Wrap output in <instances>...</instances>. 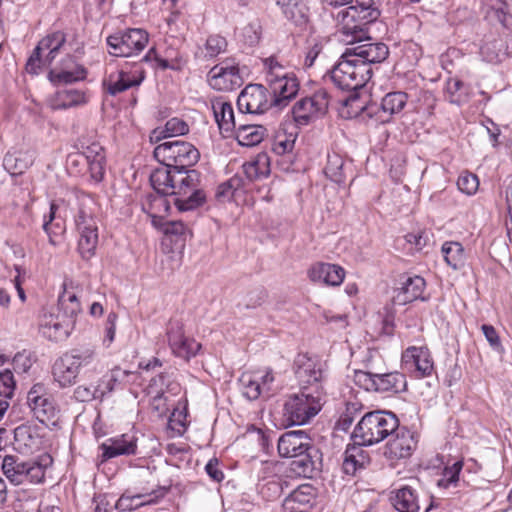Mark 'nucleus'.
<instances>
[{
  "label": "nucleus",
  "instance_id": "nucleus-1",
  "mask_svg": "<svg viewBox=\"0 0 512 512\" xmlns=\"http://www.w3.org/2000/svg\"><path fill=\"white\" fill-rule=\"evenodd\" d=\"M150 182L155 192L175 196L174 205L180 212L196 209L206 200L196 170L177 171L163 165L151 173Z\"/></svg>",
  "mask_w": 512,
  "mask_h": 512
},
{
  "label": "nucleus",
  "instance_id": "nucleus-2",
  "mask_svg": "<svg viewBox=\"0 0 512 512\" xmlns=\"http://www.w3.org/2000/svg\"><path fill=\"white\" fill-rule=\"evenodd\" d=\"M380 15L377 0H355L354 5L339 11L336 16L341 41L354 44L370 40L368 26Z\"/></svg>",
  "mask_w": 512,
  "mask_h": 512
},
{
  "label": "nucleus",
  "instance_id": "nucleus-3",
  "mask_svg": "<svg viewBox=\"0 0 512 512\" xmlns=\"http://www.w3.org/2000/svg\"><path fill=\"white\" fill-rule=\"evenodd\" d=\"M278 453L282 458H292L290 472L297 477H311L315 470L317 452L312 439L302 430L287 431L278 440Z\"/></svg>",
  "mask_w": 512,
  "mask_h": 512
},
{
  "label": "nucleus",
  "instance_id": "nucleus-4",
  "mask_svg": "<svg viewBox=\"0 0 512 512\" xmlns=\"http://www.w3.org/2000/svg\"><path fill=\"white\" fill-rule=\"evenodd\" d=\"M106 164V151L98 141L80 142V150L69 153L66 158V169L70 175L88 174L93 183L103 181Z\"/></svg>",
  "mask_w": 512,
  "mask_h": 512
},
{
  "label": "nucleus",
  "instance_id": "nucleus-5",
  "mask_svg": "<svg viewBox=\"0 0 512 512\" xmlns=\"http://www.w3.org/2000/svg\"><path fill=\"white\" fill-rule=\"evenodd\" d=\"M79 203L75 218L79 234L78 251L83 259H90L96 251L99 235L98 224L95 218L96 200L90 194L80 193L77 197Z\"/></svg>",
  "mask_w": 512,
  "mask_h": 512
},
{
  "label": "nucleus",
  "instance_id": "nucleus-6",
  "mask_svg": "<svg viewBox=\"0 0 512 512\" xmlns=\"http://www.w3.org/2000/svg\"><path fill=\"white\" fill-rule=\"evenodd\" d=\"M53 464V458L48 453H43L37 458L19 462L17 457L6 455L2 459L3 474L14 485L23 483L43 484L46 478V471Z\"/></svg>",
  "mask_w": 512,
  "mask_h": 512
},
{
  "label": "nucleus",
  "instance_id": "nucleus-7",
  "mask_svg": "<svg viewBox=\"0 0 512 512\" xmlns=\"http://www.w3.org/2000/svg\"><path fill=\"white\" fill-rule=\"evenodd\" d=\"M398 423L397 416L392 412H368L354 428L352 439L368 446L379 443L398 428Z\"/></svg>",
  "mask_w": 512,
  "mask_h": 512
},
{
  "label": "nucleus",
  "instance_id": "nucleus-8",
  "mask_svg": "<svg viewBox=\"0 0 512 512\" xmlns=\"http://www.w3.org/2000/svg\"><path fill=\"white\" fill-rule=\"evenodd\" d=\"M98 362L94 349H73L55 360L52 366V375L61 387H68L76 382L81 368H95Z\"/></svg>",
  "mask_w": 512,
  "mask_h": 512
},
{
  "label": "nucleus",
  "instance_id": "nucleus-9",
  "mask_svg": "<svg viewBox=\"0 0 512 512\" xmlns=\"http://www.w3.org/2000/svg\"><path fill=\"white\" fill-rule=\"evenodd\" d=\"M323 389L301 390L288 396L284 403L283 414L290 425H303L322 408Z\"/></svg>",
  "mask_w": 512,
  "mask_h": 512
},
{
  "label": "nucleus",
  "instance_id": "nucleus-10",
  "mask_svg": "<svg viewBox=\"0 0 512 512\" xmlns=\"http://www.w3.org/2000/svg\"><path fill=\"white\" fill-rule=\"evenodd\" d=\"M266 80L273 94L275 106L284 107L299 91V82L296 76L288 73L276 58L269 57L264 60Z\"/></svg>",
  "mask_w": 512,
  "mask_h": 512
},
{
  "label": "nucleus",
  "instance_id": "nucleus-11",
  "mask_svg": "<svg viewBox=\"0 0 512 512\" xmlns=\"http://www.w3.org/2000/svg\"><path fill=\"white\" fill-rule=\"evenodd\" d=\"M359 58L341 55L337 64L330 71V79L342 90H357L362 88L372 77L371 67L367 63L360 64Z\"/></svg>",
  "mask_w": 512,
  "mask_h": 512
},
{
  "label": "nucleus",
  "instance_id": "nucleus-12",
  "mask_svg": "<svg viewBox=\"0 0 512 512\" xmlns=\"http://www.w3.org/2000/svg\"><path fill=\"white\" fill-rule=\"evenodd\" d=\"M153 153L159 163L177 171L190 170L200 158L199 150L190 142L182 140L160 143Z\"/></svg>",
  "mask_w": 512,
  "mask_h": 512
},
{
  "label": "nucleus",
  "instance_id": "nucleus-13",
  "mask_svg": "<svg viewBox=\"0 0 512 512\" xmlns=\"http://www.w3.org/2000/svg\"><path fill=\"white\" fill-rule=\"evenodd\" d=\"M145 78L146 71L140 63L124 62L106 75L103 87L109 95L116 96L130 89H138Z\"/></svg>",
  "mask_w": 512,
  "mask_h": 512
},
{
  "label": "nucleus",
  "instance_id": "nucleus-14",
  "mask_svg": "<svg viewBox=\"0 0 512 512\" xmlns=\"http://www.w3.org/2000/svg\"><path fill=\"white\" fill-rule=\"evenodd\" d=\"M27 405L33 416L46 426H55L60 418V409L48 388L34 384L27 393Z\"/></svg>",
  "mask_w": 512,
  "mask_h": 512
},
{
  "label": "nucleus",
  "instance_id": "nucleus-15",
  "mask_svg": "<svg viewBox=\"0 0 512 512\" xmlns=\"http://www.w3.org/2000/svg\"><path fill=\"white\" fill-rule=\"evenodd\" d=\"M106 42L111 55L131 57L145 49L149 42V34L141 28H127L109 35Z\"/></svg>",
  "mask_w": 512,
  "mask_h": 512
},
{
  "label": "nucleus",
  "instance_id": "nucleus-16",
  "mask_svg": "<svg viewBox=\"0 0 512 512\" xmlns=\"http://www.w3.org/2000/svg\"><path fill=\"white\" fill-rule=\"evenodd\" d=\"M207 82L216 91L231 92L237 90L244 83L239 62L232 57L220 61L208 71Z\"/></svg>",
  "mask_w": 512,
  "mask_h": 512
},
{
  "label": "nucleus",
  "instance_id": "nucleus-17",
  "mask_svg": "<svg viewBox=\"0 0 512 512\" xmlns=\"http://www.w3.org/2000/svg\"><path fill=\"white\" fill-rule=\"evenodd\" d=\"M165 334L172 355L186 362L196 357L202 349L200 342L185 334L184 324L178 319L169 320Z\"/></svg>",
  "mask_w": 512,
  "mask_h": 512
},
{
  "label": "nucleus",
  "instance_id": "nucleus-18",
  "mask_svg": "<svg viewBox=\"0 0 512 512\" xmlns=\"http://www.w3.org/2000/svg\"><path fill=\"white\" fill-rule=\"evenodd\" d=\"M65 42L66 35L62 31H55L43 37L27 61V72L37 74L42 65H50Z\"/></svg>",
  "mask_w": 512,
  "mask_h": 512
},
{
  "label": "nucleus",
  "instance_id": "nucleus-19",
  "mask_svg": "<svg viewBox=\"0 0 512 512\" xmlns=\"http://www.w3.org/2000/svg\"><path fill=\"white\" fill-rule=\"evenodd\" d=\"M293 371L301 390L323 389V371L320 362L307 353H299L293 362Z\"/></svg>",
  "mask_w": 512,
  "mask_h": 512
},
{
  "label": "nucleus",
  "instance_id": "nucleus-20",
  "mask_svg": "<svg viewBox=\"0 0 512 512\" xmlns=\"http://www.w3.org/2000/svg\"><path fill=\"white\" fill-rule=\"evenodd\" d=\"M401 363L416 379L429 377L434 372V360L427 346H409L402 352Z\"/></svg>",
  "mask_w": 512,
  "mask_h": 512
},
{
  "label": "nucleus",
  "instance_id": "nucleus-21",
  "mask_svg": "<svg viewBox=\"0 0 512 512\" xmlns=\"http://www.w3.org/2000/svg\"><path fill=\"white\" fill-rule=\"evenodd\" d=\"M328 104V93L319 89L313 95L303 97L295 103L292 109L293 118L297 124L307 125L311 120L324 115Z\"/></svg>",
  "mask_w": 512,
  "mask_h": 512
},
{
  "label": "nucleus",
  "instance_id": "nucleus-22",
  "mask_svg": "<svg viewBox=\"0 0 512 512\" xmlns=\"http://www.w3.org/2000/svg\"><path fill=\"white\" fill-rule=\"evenodd\" d=\"M237 105L243 113L263 114L274 103L266 87L261 84H249L238 96Z\"/></svg>",
  "mask_w": 512,
  "mask_h": 512
},
{
  "label": "nucleus",
  "instance_id": "nucleus-23",
  "mask_svg": "<svg viewBox=\"0 0 512 512\" xmlns=\"http://www.w3.org/2000/svg\"><path fill=\"white\" fill-rule=\"evenodd\" d=\"M391 435L392 438L385 445L384 456L389 460L409 458L417 448V435L408 428L399 425Z\"/></svg>",
  "mask_w": 512,
  "mask_h": 512
},
{
  "label": "nucleus",
  "instance_id": "nucleus-24",
  "mask_svg": "<svg viewBox=\"0 0 512 512\" xmlns=\"http://www.w3.org/2000/svg\"><path fill=\"white\" fill-rule=\"evenodd\" d=\"M317 489L311 484H302L283 501L284 512H310L316 503Z\"/></svg>",
  "mask_w": 512,
  "mask_h": 512
},
{
  "label": "nucleus",
  "instance_id": "nucleus-25",
  "mask_svg": "<svg viewBox=\"0 0 512 512\" xmlns=\"http://www.w3.org/2000/svg\"><path fill=\"white\" fill-rule=\"evenodd\" d=\"M307 275L313 283L337 287L343 283L346 271L338 264L316 262L308 269Z\"/></svg>",
  "mask_w": 512,
  "mask_h": 512
},
{
  "label": "nucleus",
  "instance_id": "nucleus-26",
  "mask_svg": "<svg viewBox=\"0 0 512 512\" xmlns=\"http://www.w3.org/2000/svg\"><path fill=\"white\" fill-rule=\"evenodd\" d=\"M72 323L73 321L68 318L44 313L39 322V332L50 341L61 342L68 338Z\"/></svg>",
  "mask_w": 512,
  "mask_h": 512
},
{
  "label": "nucleus",
  "instance_id": "nucleus-27",
  "mask_svg": "<svg viewBox=\"0 0 512 512\" xmlns=\"http://www.w3.org/2000/svg\"><path fill=\"white\" fill-rule=\"evenodd\" d=\"M364 446L366 445L355 441L347 445L342 461V470L346 475L356 476L370 464V454Z\"/></svg>",
  "mask_w": 512,
  "mask_h": 512
},
{
  "label": "nucleus",
  "instance_id": "nucleus-28",
  "mask_svg": "<svg viewBox=\"0 0 512 512\" xmlns=\"http://www.w3.org/2000/svg\"><path fill=\"white\" fill-rule=\"evenodd\" d=\"M102 461L122 456L135 455L137 452V439L128 434L107 439L100 445Z\"/></svg>",
  "mask_w": 512,
  "mask_h": 512
},
{
  "label": "nucleus",
  "instance_id": "nucleus-29",
  "mask_svg": "<svg viewBox=\"0 0 512 512\" xmlns=\"http://www.w3.org/2000/svg\"><path fill=\"white\" fill-rule=\"evenodd\" d=\"M388 55V46L381 42H367L346 49L347 57L353 56L354 58H359L358 62L360 64L367 63L369 67L373 63L383 62Z\"/></svg>",
  "mask_w": 512,
  "mask_h": 512
},
{
  "label": "nucleus",
  "instance_id": "nucleus-30",
  "mask_svg": "<svg viewBox=\"0 0 512 512\" xmlns=\"http://www.w3.org/2000/svg\"><path fill=\"white\" fill-rule=\"evenodd\" d=\"M82 288L72 280H64L62 284V292L58 297V305L65 316L73 321L81 312V302L79 299Z\"/></svg>",
  "mask_w": 512,
  "mask_h": 512
},
{
  "label": "nucleus",
  "instance_id": "nucleus-31",
  "mask_svg": "<svg viewBox=\"0 0 512 512\" xmlns=\"http://www.w3.org/2000/svg\"><path fill=\"white\" fill-rule=\"evenodd\" d=\"M426 288V281L423 277L407 276L401 282V286L396 289V295L394 297L396 303L399 305H405L415 300H425L423 296Z\"/></svg>",
  "mask_w": 512,
  "mask_h": 512
},
{
  "label": "nucleus",
  "instance_id": "nucleus-32",
  "mask_svg": "<svg viewBox=\"0 0 512 512\" xmlns=\"http://www.w3.org/2000/svg\"><path fill=\"white\" fill-rule=\"evenodd\" d=\"M167 196L169 195L154 192L147 194L142 201V209L151 218L153 226H156L169 215L171 203Z\"/></svg>",
  "mask_w": 512,
  "mask_h": 512
},
{
  "label": "nucleus",
  "instance_id": "nucleus-33",
  "mask_svg": "<svg viewBox=\"0 0 512 512\" xmlns=\"http://www.w3.org/2000/svg\"><path fill=\"white\" fill-rule=\"evenodd\" d=\"M88 102L86 91L79 89H64L57 91L48 99V106L52 110H66L85 105Z\"/></svg>",
  "mask_w": 512,
  "mask_h": 512
},
{
  "label": "nucleus",
  "instance_id": "nucleus-34",
  "mask_svg": "<svg viewBox=\"0 0 512 512\" xmlns=\"http://www.w3.org/2000/svg\"><path fill=\"white\" fill-rule=\"evenodd\" d=\"M298 137L297 127L293 124H281L272 141V151L277 155H285L293 151Z\"/></svg>",
  "mask_w": 512,
  "mask_h": 512
},
{
  "label": "nucleus",
  "instance_id": "nucleus-35",
  "mask_svg": "<svg viewBox=\"0 0 512 512\" xmlns=\"http://www.w3.org/2000/svg\"><path fill=\"white\" fill-rule=\"evenodd\" d=\"M212 109L220 131L226 135L234 132L236 123L232 104L223 98H216L212 102Z\"/></svg>",
  "mask_w": 512,
  "mask_h": 512
},
{
  "label": "nucleus",
  "instance_id": "nucleus-36",
  "mask_svg": "<svg viewBox=\"0 0 512 512\" xmlns=\"http://www.w3.org/2000/svg\"><path fill=\"white\" fill-rule=\"evenodd\" d=\"M464 462L462 460L454 462L452 465H446L443 469L441 478L438 480V487L443 489L465 488L471 486L470 480L465 478L463 471Z\"/></svg>",
  "mask_w": 512,
  "mask_h": 512
},
{
  "label": "nucleus",
  "instance_id": "nucleus-37",
  "mask_svg": "<svg viewBox=\"0 0 512 512\" xmlns=\"http://www.w3.org/2000/svg\"><path fill=\"white\" fill-rule=\"evenodd\" d=\"M407 388L406 376L399 371L377 373L375 392L398 394Z\"/></svg>",
  "mask_w": 512,
  "mask_h": 512
},
{
  "label": "nucleus",
  "instance_id": "nucleus-38",
  "mask_svg": "<svg viewBox=\"0 0 512 512\" xmlns=\"http://www.w3.org/2000/svg\"><path fill=\"white\" fill-rule=\"evenodd\" d=\"M390 499L398 512H419L417 492L410 486H403L393 491Z\"/></svg>",
  "mask_w": 512,
  "mask_h": 512
},
{
  "label": "nucleus",
  "instance_id": "nucleus-39",
  "mask_svg": "<svg viewBox=\"0 0 512 512\" xmlns=\"http://www.w3.org/2000/svg\"><path fill=\"white\" fill-rule=\"evenodd\" d=\"M115 382L116 378L111 376L108 379H102L97 386L79 385L75 389L74 395L76 399L81 402H88L94 399H101L107 393L113 390Z\"/></svg>",
  "mask_w": 512,
  "mask_h": 512
},
{
  "label": "nucleus",
  "instance_id": "nucleus-40",
  "mask_svg": "<svg viewBox=\"0 0 512 512\" xmlns=\"http://www.w3.org/2000/svg\"><path fill=\"white\" fill-rule=\"evenodd\" d=\"M243 172L250 181H254L270 174V158L267 153H258L242 166Z\"/></svg>",
  "mask_w": 512,
  "mask_h": 512
},
{
  "label": "nucleus",
  "instance_id": "nucleus-41",
  "mask_svg": "<svg viewBox=\"0 0 512 512\" xmlns=\"http://www.w3.org/2000/svg\"><path fill=\"white\" fill-rule=\"evenodd\" d=\"M408 94L402 91L387 93L381 101V110L385 118L382 122H388L393 115L399 114L405 108Z\"/></svg>",
  "mask_w": 512,
  "mask_h": 512
},
{
  "label": "nucleus",
  "instance_id": "nucleus-42",
  "mask_svg": "<svg viewBox=\"0 0 512 512\" xmlns=\"http://www.w3.org/2000/svg\"><path fill=\"white\" fill-rule=\"evenodd\" d=\"M189 133V125L183 119L173 117L166 121L163 128L154 129L151 133V141L158 142L161 139L182 136Z\"/></svg>",
  "mask_w": 512,
  "mask_h": 512
},
{
  "label": "nucleus",
  "instance_id": "nucleus-43",
  "mask_svg": "<svg viewBox=\"0 0 512 512\" xmlns=\"http://www.w3.org/2000/svg\"><path fill=\"white\" fill-rule=\"evenodd\" d=\"M266 134L262 125H241L236 130V140L241 146L252 147L261 143Z\"/></svg>",
  "mask_w": 512,
  "mask_h": 512
},
{
  "label": "nucleus",
  "instance_id": "nucleus-44",
  "mask_svg": "<svg viewBox=\"0 0 512 512\" xmlns=\"http://www.w3.org/2000/svg\"><path fill=\"white\" fill-rule=\"evenodd\" d=\"M239 382L241 384L242 395L250 401L257 400L265 396L260 388V377L252 372H245L241 375Z\"/></svg>",
  "mask_w": 512,
  "mask_h": 512
},
{
  "label": "nucleus",
  "instance_id": "nucleus-45",
  "mask_svg": "<svg viewBox=\"0 0 512 512\" xmlns=\"http://www.w3.org/2000/svg\"><path fill=\"white\" fill-rule=\"evenodd\" d=\"M87 77V69L82 65H75L71 70H53L50 72V80L54 83L71 84L82 81Z\"/></svg>",
  "mask_w": 512,
  "mask_h": 512
},
{
  "label": "nucleus",
  "instance_id": "nucleus-46",
  "mask_svg": "<svg viewBox=\"0 0 512 512\" xmlns=\"http://www.w3.org/2000/svg\"><path fill=\"white\" fill-rule=\"evenodd\" d=\"M442 253L446 263L458 269L464 262V248L460 242L447 241L442 245Z\"/></svg>",
  "mask_w": 512,
  "mask_h": 512
},
{
  "label": "nucleus",
  "instance_id": "nucleus-47",
  "mask_svg": "<svg viewBox=\"0 0 512 512\" xmlns=\"http://www.w3.org/2000/svg\"><path fill=\"white\" fill-rule=\"evenodd\" d=\"M278 4L282 5L283 11L287 18L295 23H303L307 20L308 8L299 0H278Z\"/></svg>",
  "mask_w": 512,
  "mask_h": 512
},
{
  "label": "nucleus",
  "instance_id": "nucleus-48",
  "mask_svg": "<svg viewBox=\"0 0 512 512\" xmlns=\"http://www.w3.org/2000/svg\"><path fill=\"white\" fill-rule=\"evenodd\" d=\"M164 235L185 239L187 235L192 236L191 228L182 221H166L165 219L154 226Z\"/></svg>",
  "mask_w": 512,
  "mask_h": 512
},
{
  "label": "nucleus",
  "instance_id": "nucleus-49",
  "mask_svg": "<svg viewBox=\"0 0 512 512\" xmlns=\"http://www.w3.org/2000/svg\"><path fill=\"white\" fill-rule=\"evenodd\" d=\"M33 163V157L27 152L7 154L4 158L6 167L12 170L13 174H22Z\"/></svg>",
  "mask_w": 512,
  "mask_h": 512
},
{
  "label": "nucleus",
  "instance_id": "nucleus-50",
  "mask_svg": "<svg viewBox=\"0 0 512 512\" xmlns=\"http://www.w3.org/2000/svg\"><path fill=\"white\" fill-rule=\"evenodd\" d=\"M228 42L225 37L219 34L209 35L204 43L206 58H215L227 51Z\"/></svg>",
  "mask_w": 512,
  "mask_h": 512
},
{
  "label": "nucleus",
  "instance_id": "nucleus-51",
  "mask_svg": "<svg viewBox=\"0 0 512 512\" xmlns=\"http://www.w3.org/2000/svg\"><path fill=\"white\" fill-rule=\"evenodd\" d=\"M487 17L495 18L501 24L506 23L507 3L505 0H482Z\"/></svg>",
  "mask_w": 512,
  "mask_h": 512
},
{
  "label": "nucleus",
  "instance_id": "nucleus-52",
  "mask_svg": "<svg viewBox=\"0 0 512 512\" xmlns=\"http://www.w3.org/2000/svg\"><path fill=\"white\" fill-rule=\"evenodd\" d=\"M14 437L19 445H23L28 449H34L40 444L39 438L34 435V429L31 426H18L14 430Z\"/></svg>",
  "mask_w": 512,
  "mask_h": 512
},
{
  "label": "nucleus",
  "instance_id": "nucleus-53",
  "mask_svg": "<svg viewBox=\"0 0 512 512\" xmlns=\"http://www.w3.org/2000/svg\"><path fill=\"white\" fill-rule=\"evenodd\" d=\"M502 40L493 39L488 40L483 43L480 48V54L483 59L490 63H495L500 61V53L502 51Z\"/></svg>",
  "mask_w": 512,
  "mask_h": 512
},
{
  "label": "nucleus",
  "instance_id": "nucleus-54",
  "mask_svg": "<svg viewBox=\"0 0 512 512\" xmlns=\"http://www.w3.org/2000/svg\"><path fill=\"white\" fill-rule=\"evenodd\" d=\"M457 187L467 195H474L479 188L478 176L468 171L462 172L458 177Z\"/></svg>",
  "mask_w": 512,
  "mask_h": 512
},
{
  "label": "nucleus",
  "instance_id": "nucleus-55",
  "mask_svg": "<svg viewBox=\"0 0 512 512\" xmlns=\"http://www.w3.org/2000/svg\"><path fill=\"white\" fill-rule=\"evenodd\" d=\"M187 408L183 409L175 408L168 420V427L176 432L178 435H182L187 429Z\"/></svg>",
  "mask_w": 512,
  "mask_h": 512
},
{
  "label": "nucleus",
  "instance_id": "nucleus-56",
  "mask_svg": "<svg viewBox=\"0 0 512 512\" xmlns=\"http://www.w3.org/2000/svg\"><path fill=\"white\" fill-rule=\"evenodd\" d=\"M377 373H370L363 370L354 372V383L366 391H375Z\"/></svg>",
  "mask_w": 512,
  "mask_h": 512
},
{
  "label": "nucleus",
  "instance_id": "nucleus-57",
  "mask_svg": "<svg viewBox=\"0 0 512 512\" xmlns=\"http://www.w3.org/2000/svg\"><path fill=\"white\" fill-rule=\"evenodd\" d=\"M15 389V380L10 370L0 372V396L11 398Z\"/></svg>",
  "mask_w": 512,
  "mask_h": 512
},
{
  "label": "nucleus",
  "instance_id": "nucleus-58",
  "mask_svg": "<svg viewBox=\"0 0 512 512\" xmlns=\"http://www.w3.org/2000/svg\"><path fill=\"white\" fill-rule=\"evenodd\" d=\"M481 330H482L486 340L488 341L490 347L493 350H495L497 352L503 351V345H502L499 333L495 329L494 326H492L490 324H483L481 326Z\"/></svg>",
  "mask_w": 512,
  "mask_h": 512
},
{
  "label": "nucleus",
  "instance_id": "nucleus-59",
  "mask_svg": "<svg viewBox=\"0 0 512 512\" xmlns=\"http://www.w3.org/2000/svg\"><path fill=\"white\" fill-rule=\"evenodd\" d=\"M161 9L169 15L166 17L167 24L175 23L181 14L180 0H161Z\"/></svg>",
  "mask_w": 512,
  "mask_h": 512
},
{
  "label": "nucleus",
  "instance_id": "nucleus-60",
  "mask_svg": "<svg viewBox=\"0 0 512 512\" xmlns=\"http://www.w3.org/2000/svg\"><path fill=\"white\" fill-rule=\"evenodd\" d=\"M149 398V405L152 412H154L157 416H164L169 411L167 398L164 396V393L159 395H150L147 396Z\"/></svg>",
  "mask_w": 512,
  "mask_h": 512
},
{
  "label": "nucleus",
  "instance_id": "nucleus-61",
  "mask_svg": "<svg viewBox=\"0 0 512 512\" xmlns=\"http://www.w3.org/2000/svg\"><path fill=\"white\" fill-rule=\"evenodd\" d=\"M255 374L260 377V388L265 396H269L271 392V386L274 383L275 376L271 368H264L254 371Z\"/></svg>",
  "mask_w": 512,
  "mask_h": 512
},
{
  "label": "nucleus",
  "instance_id": "nucleus-62",
  "mask_svg": "<svg viewBox=\"0 0 512 512\" xmlns=\"http://www.w3.org/2000/svg\"><path fill=\"white\" fill-rule=\"evenodd\" d=\"M322 49L323 46L319 41L315 39L308 41V47L304 59V66L306 68H310L314 65V62L322 52Z\"/></svg>",
  "mask_w": 512,
  "mask_h": 512
},
{
  "label": "nucleus",
  "instance_id": "nucleus-63",
  "mask_svg": "<svg viewBox=\"0 0 512 512\" xmlns=\"http://www.w3.org/2000/svg\"><path fill=\"white\" fill-rule=\"evenodd\" d=\"M166 384V375L160 373L153 377L147 387L144 389L145 396L159 395L164 393L163 387Z\"/></svg>",
  "mask_w": 512,
  "mask_h": 512
},
{
  "label": "nucleus",
  "instance_id": "nucleus-64",
  "mask_svg": "<svg viewBox=\"0 0 512 512\" xmlns=\"http://www.w3.org/2000/svg\"><path fill=\"white\" fill-rule=\"evenodd\" d=\"M463 82L459 79H450L447 83L446 93L448 95V100L454 104H460L462 102V98L458 94V92L462 89Z\"/></svg>",
  "mask_w": 512,
  "mask_h": 512
}]
</instances>
